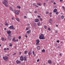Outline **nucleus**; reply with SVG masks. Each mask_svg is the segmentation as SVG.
I'll return each instance as SVG.
<instances>
[{"label": "nucleus", "mask_w": 65, "mask_h": 65, "mask_svg": "<svg viewBox=\"0 0 65 65\" xmlns=\"http://www.w3.org/2000/svg\"><path fill=\"white\" fill-rule=\"evenodd\" d=\"M25 36L26 37H27V38L28 37V36H27V35H25Z\"/></svg>", "instance_id": "40"}, {"label": "nucleus", "mask_w": 65, "mask_h": 65, "mask_svg": "<svg viewBox=\"0 0 65 65\" xmlns=\"http://www.w3.org/2000/svg\"><path fill=\"white\" fill-rule=\"evenodd\" d=\"M50 14H52V13H49Z\"/></svg>", "instance_id": "64"}, {"label": "nucleus", "mask_w": 65, "mask_h": 65, "mask_svg": "<svg viewBox=\"0 0 65 65\" xmlns=\"http://www.w3.org/2000/svg\"><path fill=\"white\" fill-rule=\"evenodd\" d=\"M33 5H34V6H35V5H36V4L35 3H34L33 4Z\"/></svg>", "instance_id": "49"}, {"label": "nucleus", "mask_w": 65, "mask_h": 65, "mask_svg": "<svg viewBox=\"0 0 65 65\" xmlns=\"http://www.w3.org/2000/svg\"><path fill=\"white\" fill-rule=\"evenodd\" d=\"M53 22V21L52 20V19H50L49 20V22L50 23H52Z\"/></svg>", "instance_id": "10"}, {"label": "nucleus", "mask_w": 65, "mask_h": 65, "mask_svg": "<svg viewBox=\"0 0 65 65\" xmlns=\"http://www.w3.org/2000/svg\"><path fill=\"white\" fill-rule=\"evenodd\" d=\"M62 8L63 9V10H65V8L64 7V6H62Z\"/></svg>", "instance_id": "29"}, {"label": "nucleus", "mask_w": 65, "mask_h": 65, "mask_svg": "<svg viewBox=\"0 0 65 65\" xmlns=\"http://www.w3.org/2000/svg\"><path fill=\"white\" fill-rule=\"evenodd\" d=\"M39 61V59H38V60H37V62H38Z\"/></svg>", "instance_id": "53"}, {"label": "nucleus", "mask_w": 65, "mask_h": 65, "mask_svg": "<svg viewBox=\"0 0 65 65\" xmlns=\"http://www.w3.org/2000/svg\"><path fill=\"white\" fill-rule=\"evenodd\" d=\"M42 52H43V53H45V50L44 49H43L42 51Z\"/></svg>", "instance_id": "19"}, {"label": "nucleus", "mask_w": 65, "mask_h": 65, "mask_svg": "<svg viewBox=\"0 0 65 65\" xmlns=\"http://www.w3.org/2000/svg\"><path fill=\"white\" fill-rule=\"evenodd\" d=\"M8 38H9L10 40H11V35H10V34H9V35L8 36Z\"/></svg>", "instance_id": "5"}, {"label": "nucleus", "mask_w": 65, "mask_h": 65, "mask_svg": "<svg viewBox=\"0 0 65 65\" xmlns=\"http://www.w3.org/2000/svg\"><path fill=\"white\" fill-rule=\"evenodd\" d=\"M43 5H44V6H45V3H44L43 4Z\"/></svg>", "instance_id": "50"}, {"label": "nucleus", "mask_w": 65, "mask_h": 65, "mask_svg": "<svg viewBox=\"0 0 65 65\" xmlns=\"http://www.w3.org/2000/svg\"><path fill=\"white\" fill-rule=\"evenodd\" d=\"M7 33L8 34H9L10 33H11V31L10 30H7Z\"/></svg>", "instance_id": "13"}, {"label": "nucleus", "mask_w": 65, "mask_h": 65, "mask_svg": "<svg viewBox=\"0 0 65 65\" xmlns=\"http://www.w3.org/2000/svg\"><path fill=\"white\" fill-rule=\"evenodd\" d=\"M10 9L11 11H13V9H12V7H10Z\"/></svg>", "instance_id": "17"}, {"label": "nucleus", "mask_w": 65, "mask_h": 65, "mask_svg": "<svg viewBox=\"0 0 65 65\" xmlns=\"http://www.w3.org/2000/svg\"><path fill=\"white\" fill-rule=\"evenodd\" d=\"M16 62L18 64H20V63H21V62L19 61V60H17L16 61Z\"/></svg>", "instance_id": "8"}, {"label": "nucleus", "mask_w": 65, "mask_h": 65, "mask_svg": "<svg viewBox=\"0 0 65 65\" xmlns=\"http://www.w3.org/2000/svg\"><path fill=\"white\" fill-rule=\"evenodd\" d=\"M11 19H12V20H14V19H13V18H11Z\"/></svg>", "instance_id": "59"}, {"label": "nucleus", "mask_w": 65, "mask_h": 65, "mask_svg": "<svg viewBox=\"0 0 65 65\" xmlns=\"http://www.w3.org/2000/svg\"><path fill=\"white\" fill-rule=\"evenodd\" d=\"M19 39H20L21 38V36H19Z\"/></svg>", "instance_id": "32"}, {"label": "nucleus", "mask_w": 65, "mask_h": 65, "mask_svg": "<svg viewBox=\"0 0 65 65\" xmlns=\"http://www.w3.org/2000/svg\"><path fill=\"white\" fill-rule=\"evenodd\" d=\"M53 4H56V3H55V2H54L53 3Z\"/></svg>", "instance_id": "55"}, {"label": "nucleus", "mask_w": 65, "mask_h": 65, "mask_svg": "<svg viewBox=\"0 0 65 65\" xmlns=\"http://www.w3.org/2000/svg\"><path fill=\"white\" fill-rule=\"evenodd\" d=\"M38 5H39V6H41V3H38Z\"/></svg>", "instance_id": "22"}, {"label": "nucleus", "mask_w": 65, "mask_h": 65, "mask_svg": "<svg viewBox=\"0 0 65 65\" xmlns=\"http://www.w3.org/2000/svg\"><path fill=\"white\" fill-rule=\"evenodd\" d=\"M58 33V31H56L55 32L56 33Z\"/></svg>", "instance_id": "56"}, {"label": "nucleus", "mask_w": 65, "mask_h": 65, "mask_svg": "<svg viewBox=\"0 0 65 65\" xmlns=\"http://www.w3.org/2000/svg\"><path fill=\"white\" fill-rule=\"evenodd\" d=\"M59 13V12H57L56 13V14H57V15H58Z\"/></svg>", "instance_id": "36"}, {"label": "nucleus", "mask_w": 65, "mask_h": 65, "mask_svg": "<svg viewBox=\"0 0 65 65\" xmlns=\"http://www.w3.org/2000/svg\"><path fill=\"white\" fill-rule=\"evenodd\" d=\"M19 54H21V52H19Z\"/></svg>", "instance_id": "63"}, {"label": "nucleus", "mask_w": 65, "mask_h": 65, "mask_svg": "<svg viewBox=\"0 0 65 65\" xmlns=\"http://www.w3.org/2000/svg\"><path fill=\"white\" fill-rule=\"evenodd\" d=\"M29 30L28 28H26V30Z\"/></svg>", "instance_id": "41"}, {"label": "nucleus", "mask_w": 65, "mask_h": 65, "mask_svg": "<svg viewBox=\"0 0 65 65\" xmlns=\"http://www.w3.org/2000/svg\"><path fill=\"white\" fill-rule=\"evenodd\" d=\"M9 29H12L13 30H15V28L13 27V25H12L10 26L9 27Z\"/></svg>", "instance_id": "4"}, {"label": "nucleus", "mask_w": 65, "mask_h": 65, "mask_svg": "<svg viewBox=\"0 0 65 65\" xmlns=\"http://www.w3.org/2000/svg\"><path fill=\"white\" fill-rule=\"evenodd\" d=\"M60 2H62L63 1V0H60Z\"/></svg>", "instance_id": "52"}, {"label": "nucleus", "mask_w": 65, "mask_h": 65, "mask_svg": "<svg viewBox=\"0 0 65 65\" xmlns=\"http://www.w3.org/2000/svg\"><path fill=\"white\" fill-rule=\"evenodd\" d=\"M5 25H6V26H8V23H5Z\"/></svg>", "instance_id": "35"}, {"label": "nucleus", "mask_w": 65, "mask_h": 65, "mask_svg": "<svg viewBox=\"0 0 65 65\" xmlns=\"http://www.w3.org/2000/svg\"><path fill=\"white\" fill-rule=\"evenodd\" d=\"M35 22H39V20L38 19H35Z\"/></svg>", "instance_id": "11"}, {"label": "nucleus", "mask_w": 65, "mask_h": 65, "mask_svg": "<svg viewBox=\"0 0 65 65\" xmlns=\"http://www.w3.org/2000/svg\"><path fill=\"white\" fill-rule=\"evenodd\" d=\"M7 56L8 57H9V54H7Z\"/></svg>", "instance_id": "54"}, {"label": "nucleus", "mask_w": 65, "mask_h": 65, "mask_svg": "<svg viewBox=\"0 0 65 65\" xmlns=\"http://www.w3.org/2000/svg\"><path fill=\"white\" fill-rule=\"evenodd\" d=\"M48 31H51V28H50L49 27L48 28Z\"/></svg>", "instance_id": "30"}, {"label": "nucleus", "mask_w": 65, "mask_h": 65, "mask_svg": "<svg viewBox=\"0 0 65 65\" xmlns=\"http://www.w3.org/2000/svg\"><path fill=\"white\" fill-rule=\"evenodd\" d=\"M37 48L38 50H40V47L39 46H38Z\"/></svg>", "instance_id": "18"}, {"label": "nucleus", "mask_w": 65, "mask_h": 65, "mask_svg": "<svg viewBox=\"0 0 65 65\" xmlns=\"http://www.w3.org/2000/svg\"><path fill=\"white\" fill-rule=\"evenodd\" d=\"M15 13H16V14H17V15H19V13L17 11H15Z\"/></svg>", "instance_id": "15"}, {"label": "nucleus", "mask_w": 65, "mask_h": 65, "mask_svg": "<svg viewBox=\"0 0 65 65\" xmlns=\"http://www.w3.org/2000/svg\"><path fill=\"white\" fill-rule=\"evenodd\" d=\"M9 46H12V44H10Z\"/></svg>", "instance_id": "46"}, {"label": "nucleus", "mask_w": 65, "mask_h": 65, "mask_svg": "<svg viewBox=\"0 0 65 65\" xmlns=\"http://www.w3.org/2000/svg\"><path fill=\"white\" fill-rule=\"evenodd\" d=\"M35 6H36V7H38V6L36 5H35Z\"/></svg>", "instance_id": "48"}, {"label": "nucleus", "mask_w": 65, "mask_h": 65, "mask_svg": "<svg viewBox=\"0 0 65 65\" xmlns=\"http://www.w3.org/2000/svg\"><path fill=\"white\" fill-rule=\"evenodd\" d=\"M24 18H27V17L26 16H24Z\"/></svg>", "instance_id": "43"}, {"label": "nucleus", "mask_w": 65, "mask_h": 65, "mask_svg": "<svg viewBox=\"0 0 65 65\" xmlns=\"http://www.w3.org/2000/svg\"><path fill=\"white\" fill-rule=\"evenodd\" d=\"M40 21H42V19L41 18H40Z\"/></svg>", "instance_id": "39"}, {"label": "nucleus", "mask_w": 65, "mask_h": 65, "mask_svg": "<svg viewBox=\"0 0 65 65\" xmlns=\"http://www.w3.org/2000/svg\"><path fill=\"white\" fill-rule=\"evenodd\" d=\"M16 40L17 42H18V41H19V40H18V39H17V40Z\"/></svg>", "instance_id": "51"}, {"label": "nucleus", "mask_w": 65, "mask_h": 65, "mask_svg": "<svg viewBox=\"0 0 65 65\" xmlns=\"http://www.w3.org/2000/svg\"><path fill=\"white\" fill-rule=\"evenodd\" d=\"M34 13H37V11H34Z\"/></svg>", "instance_id": "33"}, {"label": "nucleus", "mask_w": 65, "mask_h": 65, "mask_svg": "<svg viewBox=\"0 0 65 65\" xmlns=\"http://www.w3.org/2000/svg\"><path fill=\"white\" fill-rule=\"evenodd\" d=\"M3 59L5 60V61H6V60H8V57L7 56L5 57L4 56L3 57Z\"/></svg>", "instance_id": "3"}, {"label": "nucleus", "mask_w": 65, "mask_h": 65, "mask_svg": "<svg viewBox=\"0 0 65 65\" xmlns=\"http://www.w3.org/2000/svg\"><path fill=\"white\" fill-rule=\"evenodd\" d=\"M23 58L24 59V61H27V56H24L23 57Z\"/></svg>", "instance_id": "9"}, {"label": "nucleus", "mask_w": 65, "mask_h": 65, "mask_svg": "<svg viewBox=\"0 0 65 65\" xmlns=\"http://www.w3.org/2000/svg\"><path fill=\"white\" fill-rule=\"evenodd\" d=\"M15 48H16V49H17V46H15Z\"/></svg>", "instance_id": "61"}, {"label": "nucleus", "mask_w": 65, "mask_h": 65, "mask_svg": "<svg viewBox=\"0 0 65 65\" xmlns=\"http://www.w3.org/2000/svg\"><path fill=\"white\" fill-rule=\"evenodd\" d=\"M14 40H15V38H13L12 39L13 41H14Z\"/></svg>", "instance_id": "47"}, {"label": "nucleus", "mask_w": 65, "mask_h": 65, "mask_svg": "<svg viewBox=\"0 0 65 65\" xmlns=\"http://www.w3.org/2000/svg\"><path fill=\"white\" fill-rule=\"evenodd\" d=\"M37 25H38V26H40V22H39L38 23Z\"/></svg>", "instance_id": "26"}, {"label": "nucleus", "mask_w": 65, "mask_h": 65, "mask_svg": "<svg viewBox=\"0 0 65 65\" xmlns=\"http://www.w3.org/2000/svg\"><path fill=\"white\" fill-rule=\"evenodd\" d=\"M59 55L60 56H61V54H59Z\"/></svg>", "instance_id": "58"}, {"label": "nucleus", "mask_w": 65, "mask_h": 65, "mask_svg": "<svg viewBox=\"0 0 65 65\" xmlns=\"http://www.w3.org/2000/svg\"><path fill=\"white\" fill-rule=\"evenodd\" d=\"M37 17L39 18H41V17H40L39 15H38L37 16Z\"/></svg>", "instance_id": "34"}, {"label": "nucleus", "mask_w": 65, "mask_h": 65, "mask_svg": "<svg viewBox=\"0 0 65 65\" xmlns=\"http://www.w3.org/2000/svg\"><path fill=\"white\" fill-rule=\"evenodd\" d=\"M27 26H30V24L29 23H28L27 24Z\"/></svg>", "instance_id": "42"}, {"label": "nucleus", "mask_w": 65, "mask_h": 65, "mask_svg": "<svg viewBox=\"0 0 65 65\" xmlns=\"http://www.w3.org/2000/svg\"><path fill=\"white\" fill-rule=\"evenodd\" d=\"M36 41L37 42H36V45H39V42H40V41L38 39H37L36 40Z\"/></svg>", "instance_id": "6"}, {"label": "nucleus", "mask_w": 65, "mask_h": 65, "mask_svg": "<svg viewBox=\"0 0 65 65\" xmlns=\"http://www.w3.org/2000/svg\"><path fill=\"white\" fill-rule=\"evenodd\" d=\"M48 62L49 64H51L52 63V61L50 60H49L48 61Z\"/></svg>", "instance_id": "14"}, {"label": "nucleus", "mask_w": 65, "mask_h": 65, "mask_svg": "<svg viewBox=\"0 0 65 65\" xmlns=\"http://www.w3.org/2000/svg\"><path fill=\"white\" fill-rule=\"evenodd\" d=\"M64 16L62 15L61 17V18L62 19H64Z\"/></svg>", "instance_id": "27"}, {"label": "nucleus", "mask_w": 65, "mask_h": 65, "mask_svg": "<svg viewBox=\"0 0 65 65\" xmlns=\"http://www.w3.org/2000/svg\"><path fill=\"white\" fill-rule=\"evenodd\" d=\"M3 3L6 7H8V6L7 5L8 4V2L6 0H5L4 2H3Z\"/></svg>", "instance_id": "1"}, {"label": "nucleus", "mask_w": 65, "mask_h": 65, "mask_svg": "<svg viewBox=\"0 0 65 65\" xmlns=\"http://www.w3.org/2000/svg\"><path fill=\"white\" fill-rule=\"evenodd\" d=\"M32 53L34 55V56L35 57V56H36V54H35V53L34 52V51H33Z\"/></svg>", "instance_id": "21"}, {"label": "nucleus", "mask_w": 65, "mask_h": 65, "mask_svg": "<svg viewBox=\"0 0 65 65\" xmlns=\"http://www.w3.org/2000/svg\"><path fill=\"white\" fill-rule=\"evenodd\" d=\"M57 43H59L60 41H59V40H58L57 41Z\"/></svg>", "instance_id": "37"}, {"label": "nucleus", "mask_w": 65, "mask_h": 65, "mask_svg": "<svg viewBox=\"0 0 65 65\" xmlns=\"http://www.w3.org/2000/svg\"><path fill=\"white\" fill-rule=\"evenodd\" d=\"M2 40L3 41H4V39L3 38H2Z\"/></svg>", "instance_id": "38"}, {"label": "nucleus", "mask_w": 65, "mask_h": 65, "mask_svg": "<svg viewBox=\"0 0 65 65\" xmlns=\"http://www.w3.org/2000/svg\"><path fill=\"white\" fill-rule=\"evenodd\" d=\"M17 8H19V9H21V6H18L17 7Z\"/></svg>", "instance_id": "25"}, {"label": "nucleus", "mask_w": 65, "mask_h": 65, "mask_svg": "<svg viewBox=\"0 0 65 65\" xmlns=\"http://www.w3.org/2000/svg\"><path fill=\"white\" fill-rule=\"evenodd\" d=\"M39 38L40 39H45V38H44V36L43 34H41V35H40L39 37Z\"/></svg>", "instance_id": "2"}, {"label": "nucleus", "mask_w": 65, "mask_h": 65, "mask_svg": "<svg viewBox=\"0 0 65 65\" xmlns=\"http://www.w3.org/2000/svg\"><path fill=\"white\" fill-rule=\"evenodd\" d=\"M16 19L17 21H18V22H20V19H19V18H16Z\"/></svg>", "instance_id": "20"}, {"label": "nucleus", "mask_w": 65, "mask_h": 65, "mask_svg": "<svg viewBox=\"0 0 65 65\" xmlns=\"http://www.w3.org/2000/svg\"><path fill=\"white\" fill-rule=\"evenodd\" d=\"M5 23H7V21H6H6Z\"/></svg>", "instance_id": "60"}, {"label": "nucleus", "mask_w": 65, "mask_h": 65, "mask_svg": "<svg viewBox=\"0 0 65 65\" xmlns=\"http://www.w3.org/2000/svg\"><path fill=\"white\" fill-rule=\"evenodd\" d=\"M33 26L34 27H35L36 26V24L35 23H33Z\"/></svg>", "instance_id": "12"}, {"label": "nucleus", "mask_w": 65, "mask_h": 65, "mask_svg": "<svg viewBox=\"0 0 65 65\" xmlns=\"http://www.w3.org/2000/svg\"><path fill=\"white\" fill-rule=\"evenodd\" d=\"M44 28L45 29H46V26L45 25L44 26Z\"/></svg>", "instance_id": "31"}, {"label": "nucleus", "mask_w": 65, "mask_h": 65, "mask_svg": "<svg viewBox=\"0 0 65 65\" xmlns=\"http://www.w3.org/2000/svg\"><path fill=\"white\" fill-rule=\"evenodd\" d=\"M54 12H56L57 11V9H55L53 10Z\"/></svg>", "instance_id": "16"}, {"label": "nucleus", "mask_w": 65, "mask_h": 65, "mask_svg": "<svg viewBox=\"0 0 65 65\" xmlns=\"http://www.w3.org/2000/svg\"><path fill=\"white\" fill-rule=\"evenodd\" d=\"M30 32H31V31H30V30H28L27 31L26 33L29 34V33H30Z\"/></svg>", "instance_id": "24"}, {"label": "nucleus", "mask_w": 65, "mask_h": 65, "mask_svg": "<svg viewBox=\"0 0 65 65\" xmlns=\"http://www.w3.org/2000/svg\"><path fill=\"white\" fill-rule=\"evenodd\" d=\"M4 30H6V28H4Z\"/></svg>", "instance_id": "62"}, {"label": "nucleus", "mask_w": 65, "mask_h": 65, "mask_svg": "<svg viewBox=\"0 0 65 65\" xmlns=\"http://www.w3.org/2000/svg\"><path fill=\"white\" fill-rule=\"evenodd\" d=\"M16 53H14V54H13V55H16Z\"/></svg>", "instance_id": "45"}, {"label": "nucleus", "mask_w": 65, "mask_h": 65, "mask_svg": "<svg viewBox=\"0 0 65 65\" xmlns=\"http://www.w3.org/2000/svg\"><path fill=\"white\" fill-rule=\"evenodd\" d=\"M24 54H27V51H25L24 52Z\"/></svg>", "instance_id": "23"}, {"label": "nucleus", "mask_w": 65, "mask_h": 65, "mask_svg": "<svg viewBox=\"0 0 65 65\" xmlns=\"http://www.w3.org/2000/svg\"><path fill=\"white\" fill-rule=\"evenodd\" d=\"M31 52H30V51H29V56H30V55H31Z\"/></svg>", "instance_id": "28"}, {"label": "nucleus", "mask_w": 65, "mask_h": 65, "mask_svg": "<svg viewBox=\"0 0 65 65\" xmlns=\"http://www.w3.org/2000/svg\"><path fill=\"white\" fill-rule=\"evenodd\" d=\"M7 50H9V48H7Z\"/></svg>", "instance_id": "57"}, {"label": "nucleus", "mask_w": 65, "mask_h": 65, "mask_svg": "<svg viewBox=\"0 0 65 65\" xmlns=\"http://www.w3.org/2000/svg\"><path fill=\"white\" fill-rule=\"evenodd\" d=\"M48 13H49V12H46V14H48Z\"/></svg>", "instance_id": "44"}, {"label": "nucleus", "mask_w": 65, "mask_h": 65, "mask_svg": "<svg viewBox=\"0 0 65 65\" xmlns=\"http://www.w3.org/2000/svg\"><path fill=\"white\" fill-rule=\"evenodd\" d=\"M20 60L21 61H23L24 60V58H23V56H21V57H20Z\"/></svg>", "instance_id": "7"}]
</instances>
